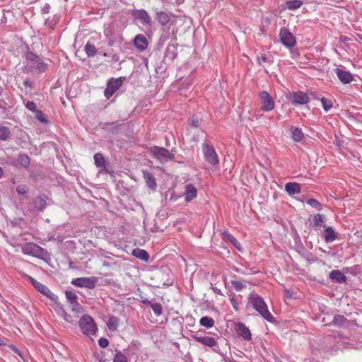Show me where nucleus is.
Returning a JSON list of instances; mask_svg holds the SVG:
<instances>
[{"mask_svg": "<svg viewBox=\"0 0 362 362\" xmlns=\"http://www.w3.org/2000/svg\"><path fill=\"white\" fill-rule=\"evenodd\" d=\"M85 52L88 57H93L97 52V49L94 45L88 42L85 46Z\"/></svg>", "mask_w": 362, "mask_h": 362, "instance_id": "nucleus-33", "label": "nucleus"}, {"mask_svg": "<svg viewBox=\"0 0 362 362\" xmlns=\"http://www.w3.org/2000/svg\"><path fill=\"white\" fill-rule=\"evenodd\" d=\"M228 240L233 243V245L239 248V246L240 245V243L237 240V239L232 235L228 234L227 235Z\"/></svg>", "mask_w": 362, "mask_h": 362, "instance_id": "nucleus-43", "label": "nucleus"}, {"mask_svg": "<svg viewBox=\"0 0 362 362\" xmlns=\"http://www.w3.org/2000/svg\"><path fill=\"white\" fill-rule=\"evenodd\" d=\"M325 240L327 243L333 242L336 238V233L332 227H327L325 229Z\"/></svg>", "mask_w": 362, "mask_h": 362, "instance_id": "nucleus-26", "label": "nucleus"}, {"mask_svg": "<svg viewBox=\"0 0 362 362\" xmlns=\"http://www.w3.org/2000/svg\"><path fill=\"white\" fill-rule=\"evenodd\" d=\"M64 319L65 321L70 322V323H72L75 321V320L73 319V317L71 315H69V314H67L65 312L64 313Z\"/></svg>", "mask_w": 362, "mask_h": 362, "instance_id": "nucleus-47", "label": "nucleus"}, {"mask_svg": "<svg viewBox=\"0 0 362 362\" xmlns=\"http://www.w3.org/2000/svg\"><path fill=\"white\" fill-rule=\"evenodd\" d=\"M35 112V117L39 121H40L42 123H47V120L45 118V115H44V113L41 110H37Z\"/></svg>", "mask_w": 362, "mask_h": 362, "instance_id": "nucleus-40", "label": "nucleus"}, {"mask_svg": "<svg viewBox=\"0 0 362 362\" xmlns=\"http://www.w3.org/2000/svg\"><path fill=\"white\" fill-rule=\"evenodd\" d=\"M133 16L136 19H137L146 24L149 25L151 23L150 16L148 15V12L144 9H139V10L134 11L133 13Z\"/></svg>", "mask_w": 362, "mask_h": 362, "instance_id": "nucleus-17", "label": "nucleus"}, {"mask_svg": "<svg viewBox=\"0 0 362 362\" xmlns=\"http://www.w3.org/2000/svg\"><path fill=\"white\" fill-rule=\"evenodd\" d=\"M257 62H258V64H260V65H262L264 63L267 62V55L265 54H261L260 57H258Z\"/></svg>", "mask_w": 362, "mask_h": 362, "instance_id": "nucleus-46", "label": "nucleus"}, {"mask_svg": "<svg viewBox=\"0 0 362 362\" xmlns=\"http://www.w3.org/2000/svg\"><path fill=\"white\" fill-rule=\"evenodd\" d=\"M249 301L263 318L270 322L274 321V317L269 311L266 303L260 296L256 293H251L249 297Z\"/></svg>", "mask_w": 362, "mask_h": 362, "instance_id": "nucleus-1", "label": "nucleus"}, {"mask_svg": "<svg viewBox=\"0 0 362 362\" xmlns=\"http://www.w3.org/2000/svg\"><path fill=\"white\" fill-rule=\"evenodd\" d=\"M98 344L102 348H106L109 345V341L104 337H101L98 340Z\"/></svg>", "mask_w": 362, "mask_h": 362, "instance_id": "nucleus-45", "label": "nucleus"}, {"mask_svg": "<svg viewBox=\"0 0 362 362\" xmlns=\"http://www.w3.org/2000/svg\"><path fill=\"white\" fill-rule=\"evenodd\" d=\"M37 199L39 200V202H40V204L42 205V208L40 209V210H42V209L44 208V206L45 205V200H43L41 198H38Z\"/></svg>", "mask_w": 362, "mask_h": 362, "instance_id": "nucleus-52", "label": "nucleus"}, {"mask_svg": "<svg viewBox=\"0 0 362 362\" xmlns=\"http://www.w3.org/2000/svg\"><path fill=\"white\" fill-rule=\"evenodd\" d=\"M156 18L160 25H166L170 21V15L165 11H158Z\"/></svg>", "mask_w": 362, "mask_h": 362, "instance_id": "nucleus-22", "label": "nucleus"}, {"mask_svg": "<svg viewBox=\"0 0 362 362\" xmlns=\"http://www.w3.org/2000/svg\"><path fill=\"white\" fill-rule=\"evenodd\" d=\"M285 190L289 195L299 194L300 192V185L297 182H288L285 185Z\"/></svg>", "mask_w": 362, "mask_h": 362, "instance_id": "nucleus-20", "label": "nucleus"}, {"mask_svg": "<svg viewBox=\"0 0 362 362\" xmlns=\"http://www.w3.org/2000/svg\"><path fill=\"white\" fill-rule=\"evenodd\" d=\"M98 279L95 276L79 277L72 280L71 284L77 287H84L89 289L95 288Z\"/></svg>", "mask_w": 362, "mask_h": 362, "instance_id": "nucleus-7", "label": "nucleus"}, {"mask_svg": "<svg viewBox=\"0 0 362 362\" xmlns=\"http://www.w3.org/2000/svg\"><path fill=\"white\" fill-rule=\"evenodd\" d=\"M119 320L115 316H111L109 317L107 322V326L110 330L115 331L117 329L119 325Z\"/></svg>", "mask_w": 362, "mask_h": 362, "instance_id": "nucleus-28", "label": "nucleus"}, {"mask_svg": "<svg viewBox=\"0 0 362 362\" xmlns=\"http://www.w3.org/2000/svg\"><path fill=\"white\" fill-rule=\"evenodd\" d=\"M194 340H196L197 341L199 342L200 344H202L203 345H205V346H207L211 347V348L214 347L215 346L217 345L216 340L214 337H208V336H203V337L195 336V337H194Z\"/></svg>", "mask_w": 362, "mask_h": 362, "instance_id": "nucleus-18", "label": "nucleus"}, {"mask_svg": "<svg viewBox=\"0 0 362 362\" xmlns=\"http://www.w3.org/2000/svg\"><path fill=\"white\" fill-rule=\"evenodd\" d=\"M22 252L26 255H30L35 257H41L46 253L42 247L34 243H28L23 245Z\"/></svg>", "mask_w": 362, "mask_h": 362, "instance_id": "nucleus-4", "label": "nucleus"}, {"mask_svg": "<svg viewBox=\"0 0 362 362\" xmlns=\"http://www.w3.org/2000/svg\"><path fill=\"white\" fill-rule=\"evenodd\" d=\"M313 221V228L314 229L317 230L325 227L324 216L322 215L319 214L314 215Z\"/></svg>", "mask_w": 362, "mask_h": 362, "instance_id": "nucleus-25", "label": "nucleus"}, {"mask_svg": "<svg viewBox=\"0 0 362 362\" xmlns=\"http://www.w3.org/2000/svg\"><path fill=\"white\" fill-rule=\"evenodd\" d=\"M279 36L281 42L286 47L291 48L296 45V37L288 29H281Z\"/></svg>", "mask_w": 362, "mask_h": 362, "instance_id": "nucleus-9", "label": "nucleus"}, {"mask_svg": "<svg viewBox=\"0 0 362 362\" xmlns=\"http://www.w3.org/2000/svg\"><path fill=\"white\" fill-rule=\"evenodd\" d=\"M79 326L81 332L86 335L91 336L96 333V325L93 319L89 315H83L80 319Z\"/></svg>", "mask_w": 362, "mask_h": 362, "instance_id": "nucleus-2", "label": "nucleus"}, {"mask_svg": "<svg viewBox=\"0 0 362 362\" xmlns=\"http://www.w3.org/2000/svg\"><path fill=\"white\" fill-rule=\"evenodd\" d=\"M29 279L31 281L33 286L37 290V291L40 292L42 294H43L48 298L54 300L55 296L52 293V292L49 289L47 286L38 282L37 280H35L34 278L31 276H29Z\"/></svg>", "mask_w": 362, "mask_h": 362, "instance_id": "nucleus-11", "label": "nucleus"}, {"mask_svg": "<svg viewBox=\"0 0 362 362\" xmlns=\"http://www.w3.org/2000/svg\"><path fill=\"white\" fill-rule=\"evenodd\" d=\"M23 85L26 87L31 88V83L29 80L26 79L23 81Z\"/></svg>", "mask_w": 362, "mask_h": 362, "instance_id": "nucleus-51", "label": "nucleus"}, {"mask_svg": "<svg viewBox=\"0 0 362 362\" xmlns=\"http://www.w3.org/2000/svg\"><path fill=\"white\" fill-rule=\"evenodd\" d=\"M214 320L207 316L202 317L199 320V324L206 328H211L214 326Z\"/></svg>", "mask_w": 362, "mask_h": 362, "instance_id": "nucleus-30", "label": "nucleus"}, {"mask_svg": "<svg viewBox=\"0 0 362 362\" xmlns=\"http://www.w3.org/2000/svg\"><path fill=\"white\" fill-rule=\"evenodd\" d=\"M122 81L119 78H112L107 83L105 96L109 99L121 87Z\"/></svg>", "mask_w": 362, "mask_h": 362, "instance_id": "nucleus-10", "label": "nucleus"}, {"mask_svg": "<svg viewBox=\"0 0 362 362\" xmlns=\"http://www.w3.org/2000/svg\"><path fill=\"white\" fill-rule=\"evenodd\" d=\"M350 40V38L347 36L341 35L339 38V41L341 42H346Z\"/></svg>", "mask_w": 362, "mask_h": 362, "instance_id": "nucleus-49", "label": "nucleus"}, {"mask_svg": "<svg viewBox=\"0 0 362 362\" xmlns=\"http://www.w3.org/2000/svg\"><path fill=\"white\" fill-rule=\"evenodd\" d=\"M230 302H231V303H232V305H233V308H234L235 310H238V305H237V303H236L235 300L234 299H231V300H230Z\"/></svg>", "mask_w": 362, "mask_h": 362, "instance_id": "nucleus-50", "label": "nucleus"}, {"mask_svg": "<svg viewBox=\"0 0 362 362\" xmlns=\"http://www.w3.org/2000/svg\"><path fill=\"white\" fill-rule=\"evenodd\" d=\"M202 151L206 160L212 165H218L219 164L218 156L213 146L207 143L202 145Z\"/></svg>", "mask_w": 362, "mask_h": 362, "instance_id": "nucleus-3", "label": "nucleus"}, {"mask_svg": "<svg viewBox=\"0 0 362 362\" xmlns=\"http://www.w3.org/2000/svg\"><path fill=\"white\" fill-rule=\"evenodd\" d=\"M134 45L141 52L146 49L148 47V41L145 35L142 34L136 35L134 40Z\"/></svg>", "mask_w": 362, "mask_h": 362, "instance_id": "nucleus-15", "label": "nucleus"}, {"mask_svg": "<svg viewBox=\"0 0 362 362\" xmlns=\"http://www.w3.org/2000/svg\"><path fill=\"white\" fill-rule=\"evenodd\" d=\"M11 136L9 128L4 126L0 127V141H6Z\"/></svg>", "mask_w": 362, "mask_h": 362, "instance_id": "nucleus-31", "label": "nucleus"}, {"mask_svg": "<svg viewBox=\"0 0 362 362\" xmlns=\"http://www.w3.org/2000/svg\"><path fill=\"white\" fill-rule=\"evenodd\" d=\"M231 284L236 291H240L246 287V286L240 281H232Z\"/></svg>", "mask_w": 362, "mask_h": 362, "instance_id": "nucleus-38", "label": "nucleus"}, {"mask_svg": "<svg viewBox=\"0 0 362 362\" xmlns=\"http://www.w3.org/2000/svg\"><path fill=\"white\" fill-rule=\"evenodd\" d=\"M197 196V189L192 184H187L185 186L184 197L187 202L192 201Z\"/></svg>", "mask_w": 362, "mask_h": 362, "instance_id": "nucleus-16", "label": "nucleus"}, {"mask_svg": "<svg viewBox=\"0 0 362 362\" xmlns=\"http://www.w3.org/2000/svg\"><path fill=\"white\" fill-rule=\"evenodd\" d=\"M143 176L146 185L151 189H155L157 187L156 180L151 173L147 170H143Z\"/></svg>", "mask_w": 362, "mask_h": 362, "instance_id": "nucleus-21", "label": "nucleus"}, {"mask_svg": "<svg viewBox=\"0 0 362 362\" xmlns=\"http://www.w3.org/2000/svg\"><path fill=\"white\" fill-rule=\"evenodd\" d=\"M320 101L322 103L323 109L325 111H328V110H329L332 107L333 104H332V102L331 100H329V99H328L327 98L322 97L320 99Z\"/></svg>", "mask_w": 362, "mask_h": 362, "instance_id": "nucleus-36", "label": "nucleus"}, {"mask_svg": "<svg viewBox=\"0 0 362 362\" xmlns=\"http://www.w3.org/2000/svg\"><path fill=\"white\" fill-rule=\"evenodd\" d=\"M4 171L1 167H0V178L3 176Z\"/></svg>", "mask_w": 362, "mask_h": 362, "instance_id": "nucleus-53", "label": "nucleus"}, {"mask_svg": "<svg viewBox=\"0 0 362 362\" xmlns=\"http://www.w3.org/2000/svg\"><path fill=\"white\" fill-rule=\"evenodd\" d=\"M288 98L293 104L305 105L309 103L308 95L301 91L293 92Z\"/></svg>", "mask_w": 362, "mask_h": 362, "instance_id": "nucleus-13", "label": "nucleus"}, {"mask_svg": "<svg viewBox=\"0 0 362 362\" xmlns=\"http://www.w3.org/2000/svg\"><path fill=\"white\" fill-rule=\"evenodd\" d=\"M25 107L32 112H35L37 110L36 105L33 101H28L25 104Z\"/></svg>", "mask_w": 362, "mask_h": 362, "instance_id": "nucleus-44", "label": "nucleus"}, {"mask_svg": "<svg viewBox=\"0 0 362 362\" xmlns=\"http://www.w3.org/2000/svg\"><path fill=\"white\" fill-rule=\"evenodd\" d=\"M149 305H150L151 308H152L153 313L156 315L159 316L162 314L163 308H162V305L160 303H149Z\"/></svg>", "mask_w": 362, "mask_h": 362, "instance_id": "nucleus-37", "label": "nucleus"}, {"mask_svg": "<svg viewBox=\"0 0 362 362\" xmlns=\"http://www.w3.org/2000/svg\"><path fill=\"white\" fill-rule=\"evenodd\" d=\"M235 330L237 334L244 340L250 341L252 339V334L250 329L243 322L235 324Z\"/></svg>", "mask_w": 362, "mask_h": 362, "instance_id": "nucleus-12", "label": "nucleus"}, {"mask_svg": "<svg viewBox=\"0 0 362 362\" xmlns=\"http://www.w3.org/2000/svg\"><path fill=\"white\" fill-rule=\"evenodd\" d=\"M94 161L98 167L105 166V159L103 155L100 153H95L94 155Z\"/></svg>", "mask_w": 362, "mask_h": 362, "instance_id": "nucleus-35", "label": "nucleus"}, {"mask_svg": "<svg viewBox=\"0 0 362 362\" xmlns=\"http://www.w3.org/2000/svg\"><path fill=\"white\" fill-rule=\"evenodd\" d=\"M286 8L289 10H295L303 5L301 0H290L286 2Z\"/></svg>", "mask_w": 362, "mask_h": 362, "instance_id": "nucleus-32", "label": "nucleus"}, {"mask_svg": "<svg viewBox=\"0 0 362 362\" xmlns=\"http://www.w3.org/2000/svg\"><path fill=\"white\" fill-rule=\"evenodd\" d=\"M334 71L342 83H350L353 81V76L349 71H344L339 68L336 69Z\"/></svg>", "mask_w": 362, "mask_h": 362, "instance_id": "nucleus-14", "label": "nucleus"}, {"mask_svg": "<svg viewBox=\"0 0 362 362\" xmlns=\"http://www.w3.org/2000/svg\"><path fill=\"white\" fill-rule=\"evenodd\" d=\"M360 42H362V35H358Z\"/></svg>", "mask_w": 362, "mask_h": 362, "instance_id": "nucleus-56", "label": "nucleus"}, {"mask_svg": "<svg viewBox=\"0 0 362 362\" xmlns=\"http://www.w3.org/2000/svg\"><path fill=\"white\" fill-rule=\"evenodd\" d=\"M149 152L154 158L159 160L160 162H166L173 157V155L163 147L152 146L150 148Z\"/></svg>", "mask_w": 362, "mask_h": 362, "instance_id": "nucleus-5", "label": "nucleus"}, {"mask_svg": "<svg viewBox=\"0 0 362 362\" xmlns=\"http://www.w3.org/2000/svg\"><path fill=\"white\" fill-rule=\"evenodd\" d=\"M132 255H134L135 257L144 260L145 262H147L149 259V255L148 253L143 249L140 248H136L132 250Z\"/></svg>", "mask_w": 362, "mask_h": 362, "instance_id": "nucleus-23", "label": "nucleus"}, {"mask_svg": "<svg viewBox=\"0 0 362 362\" xmlns=\"http://www.w3.org/2000/svg\"><path fill=\"white\" fill-rule=\"evenodd\" d=\"M114 362H127V357L120 352H118L115 356Z\"/></svg>", "mask_w": 362, "mask_h": 362, "instance_id": "nucleus-42", "label": "nucleus"}, {"mask_svg": "<svg viewBox=\"0 0 362 362\" xmlns=\"http://www.w3.org/2000/svg\"><path fill=\"white\" fill-rule=\"evenodd\" d=\"M329 278L338 283H344L346 280V276L339 270H333L329 273Z\"/></svg>", "mask_w": 362, "mask_h": 362, "instance_id": "nucleus-24", "label": "nucleus"}, {"mask_svg": "<svg viewBox=\"0 0 362 362\" xmlns=\"http://www.w3.org/2000/svg\"><path fill=\"white\" fill-rule=\"evenodd\" d=\"M346 322V318L344 315H337L334 316L332 323L338 327L342 326Z\"/></svg>", "mask_w": 362, "mask_h": 362, "instance_id": "nucleus-34", "label": "nucleus"}, {"mask_svg": "<svg viewBox=\"0 0 362 362\" xmlns=\"http://www.w3.org/2000/svg\"><path fill=\"white\" fill-rule=\"evenodd\" d=\"M30 60L33 62L34 68L39 70L40 72H44L47 69V64L42 62L38 57L32 55Z\"/></svg>", "mask_w": 362, "mask_h": 362, "instance_id": "nucleus-19", "label": "nucleus"}, {"mask_svg": "<svg viewBox=\"0 0 362 362\" xmlns=\"http://www.w3.org/2000/svg\"><path fill=\"white\" fill-rule=\"evenodd\" d=\"M191 124L194 127H199V119L197 118L192 117L191 119Z\"/></svg>", "mask_w": 362, "mask_h": 362, "instance_id": "nucleus-48", "label": "nucleus"}, {"mask_svg": "<svg viewBox=\"0 0 362 362\" xmlns=\"http://www.w3.org/2000/svg\"><path fill=\"white\" fill-rule=\"evenodd\" d=\"M113 45V42L112 40L108 42V45L112 46Z\"/></svg>", "mask_w": 362, "mask_h": 362, "instance_id": "nucleus-55", "label": "nucleus"}, {"mask_svg": "<svg viewBox=\"0 0 362 362\" xmlns=\"http://www.w3.org/2000/svg\"><path fill=\"white\" fill-rule=\"evenodd\" d=\"M65 295L72 311L77 314L81 313L84 311L82 305L77 301L78 296L74 291H66Z\"/></svg>", "mask_w": 362, "mask_h": 362, "instance_id": "nucleus-8", "label": "nucleus"}, {"mask_svg": "<svg viewBox=\"0 0 362 362\" xmlns=\"http://www.w3.org/2000/svg\"><path fill=\"white\" fill-rule=\"evenodd\" d=\"M261 110L264 112L272 110L275 106V102L272 95L267 91H262L259 95Z\"/></svg>", "mask_w": 362, "mask_h": 362, "instance_id": "nucleus-6", "label": "nucleus"}, {"mask_svg": "<svg viewBox=\"0 0 362 362\" xmlns=\"http://www.w3.org/2000/svg\"><path fill=\"white\" fill-rule=\"evenodd\" d=\"M307 203L312 207H314L318 210L321 209L322 206L320 203L315 199H309Z\"/></svg>", "mask_w": 362, "mask_h": 362, "instance_id": "nucleus-39", "label": "nucleus"}, {"mask_svg": "<svg viewBox=\"0 0 362 362\" xmlns=\"http://www.w3.org/2000/svg\"><path fill=\"white\" fill-rule=\"evenodd\" d=\"M28 191V187L25 185H20L16 187V192L18 194H25Z\"/></svg>", "mask_w": 362, "mask_h": 362, "instance_id": "nucleus-41", "label": "nucleus"}, {"mask_svg": "<svg viewBox=\"0 0 362 362\" xmlns=\"http://www.w3.org/2000/svg\"><path fill=\"white\" fill-rule=\"evenodd\" d=\"M292 138L294 141L299 142L301 141L304 137L302 131L298 127H291V129Z\"/></svg>", "mask_w": 362, "mask_h": 362, "instance_id": "nucleus-27", "label": "nucleus"}, {"mask_svg": "<svg viewBox=\"0 0 362 362\" xmlns=\"http://www.w3.org/2000/svg\"><path fill=\"white\" fill-rule=\"evenodd\" d=\"M18 163L20 165L28 168L30 164V158L28 155L21 153L18 156Z\"/></svg>", "mask_w": 362, "mask_h": 362, "instance_id": "nucleus-29", "label": "nucleus"}, {"mask_svg": "<svg viewBox=\"0 0 362 362\" xmlns=\"http://www.w3.org/2000/svg\"><path fill=\"white\" fill-rule=\"evenodd\" d=\"M13 350L14 351L18 354L21 357H22L21 354H20V352L18 351V350H17L16 348H13Z\"/></svg>", "mask_w": 362, "mask_h": 362, "instance_id": "nucleus-54", "label": "nucleus"}]
</instances>
